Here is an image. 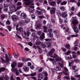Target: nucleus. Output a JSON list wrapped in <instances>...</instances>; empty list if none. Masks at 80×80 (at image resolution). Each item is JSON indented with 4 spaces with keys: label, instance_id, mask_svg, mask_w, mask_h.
I'll list each match as a JSON object with an SVG mask.
<instances>
[{
    "label": "nucleus",
    "instance_id": "nucleus-1",
    "mask_svg": "<svg viewBox=\"0 0 80 80\" xmlns=\"http://www.w3.org/2000/svg\"><path fill=\"white\" fill-rule=\"evenodd\" d=\"M21 8H22V6H20L16 8L15 5H12L11 6V8L9 12V14H12L13 12H15L17 11V10H19Z\"/></svg>",
    "mask_w": 80,
    "mask_h": 80
},
{
    "label": "nucleus",
    "instance_id": "nucleus-2",
    "mask_svg": "<svg viewBox=\"0 0 80 80\" xmlns=\"http://www.w3.org/2000/svg\"><path fill=\"white\" fill-rule=\"evenodd\" d=\"M78 22L77 21V18L76 17H74L73 18V21H72V23L74 27H76L77 24H78Z\"/></svg>",
    "mask_w": 80,
    "mask_h": 80
},
{
    "label": "nucleus",
    "instance_id": "nucleus-3",
    "mask_svg": "<svg viewBox=\"0 0 80 80\" xmlns=\"http://www.w3.org/2000/svg\"><path fill=\"white\" fill-rule=\"evenodd\" d=\"M23 1L24 2H25V4L26 5H30V3H33V1H29V0H23Z\"/></svg>",
    "mask_w": 80,
    "mask_h": 80
},
{
    "label": "nucleus",
    "instance_id": "nucleus-4",
    "mask_svg": "<svg viewBox=\"0 0 80 80\" xmlns=\"http://www.w3.org/2000/svg\"><path fill=\"white\" fill-rule=\"evenodd\" d=\"M39 27H41V24L40 23V21H38L36 22V28L38 29Z\"/></svg>",
    "mask_w": 80,
    "mask_h": 80
},
{
    "label": "nucleus",
    "instance_id": "nucleus-5",
    "mask_svg": "<svg viewBox=\"0 0 80 80\" xmlns=\"http://www.w3.org/2000/svg\"><path fill=\"white\" fill-rule=\"evenodd\" d=\"M1 77H2L5 80H9V77L6 76L4 73H3L2 74Z\"/></svg>",
    "mask_w": 80,
    "mask_h": 80
},
{
    "label": "nucleus",
    "instance_id": "nucleus-6",
    "mask_svg": "<svg viewBox=\"0 0 80 80\" xmlns=\"http://www.w3.org/2000/svg\"><path fill=\"white\" fill-rule=\"evenodd\" d=\"M22 23H23V21H21L18 22V25H16V30H17V28L18 27H20L22 25Z\"/></svg>",
    "mask_w": 80,
    "mask_h": 80
},
{
    "label": "nucleus",
    "instance_id": "nucleus-7",
    "mask_svg": "<svg viewBox=\"0 0 80 80\" xmlns=\"http://www.w3.org/2000/svg\"><path fill=\"white\" fill-rule=\"evenodd\" d=\"M61 16L63 18H66L68 16V14L66 12H64L61 13Z\"/></svg>",
    "mask_w": 80,
    "mask_h": 80
},
{
    "label": "nucleus",
    "instance_id": "nucleus-8",
    "mask_svg": "<svg viewBox=\"0 0 80 80\" xmlns=\"http://www.w3.org/2000/svg\"><path fill=\"white\" fill-rule=\"evenodd\" d=\"M12 20L14 21V22H16L18 19V17L15 15H13L12 16Z\"/></svg>",
    "mask_w": 80,
    "mask_h": 80
},
{
    "label": "nucleus",
    "instance_id": "nucleus-9",
    "mask_svg": "<svg viewBox=\"0 0 80 80\" xmlns=\"http://www.w3.org/2000/svg\"><path fill=\"white\" fill-rule=\"evenodd\" d=\"M27 17V15L25 13H22L21 14V18L22 19H25Z\"/></svg>",
    "mask_w": 80,
    "mask_h": 80
},
{
    "label": "nucleus",
    "instance_id": "nucleus-10",
    "mask_svg": "<svg viewBox=\"0 0 80 80\" xmlns=\"http://www.w3.org/2000/svg\"><path fill=\"white\" fill-rule=\"evenodd\" d=\"M56 9L55 8H52L50 10V13L51 14H55Z\"/></svg>",
    "mask_w": 80,
    "mask_h": 80
},
{
    "label": "nucleus",
    "instance_id": "nucleus-11",
    "mask_svg": "<svg viewBox=\"0 0 80 80\" xmlns=\"http://www.w3.org/2000/svg\"><path fill=\"white\" fill-rule=\"evenodd\" d=\"M5 62H6V63H8V62H9V59L8 58V56L7 55V54H5Z\"/></svg>",
    "mask_w": 80,
    "mask_h": 80
},
{
    "label": "nucleus",
    "instance_id": "nucleus-12",
    "mask_svg": "<svg viewBox=\"0 0 80 80\" xmlns=\"http://www.w3.org/2000/svg\"><path fill=\"white\" fill-rule=\"evenodd\" d=\"M45 37V33H44L42 32V34L41 36L40 37V40H43V38Z\"/></svg>",
    "mask_w": 80,
    "mask_h": 80
},
{
    "label": "nucleus",
    "instance_id": "nucleus-13",
    "mask_svg": "<svg viewBox=\"0 0 80 80\" xmlns=\"http://www.w3.org/2000/svg\"><path fill=\"white\" fill-rule=\"evenodd\" d=\"M32 37H34V38H38V36L37 35V34L33 32L32 33Z\"/></svg>",
    "mask_w": 80,
    "mask_h": 80
},
{
    "label": "nucleus",
    "instance_id": "nucleus-14",
    "mask_svg": "<svg viewBox=\"0 0 80 80\" xmlns=\"http://www.w3.org/2000/svg\"><path fill=\"white\" fill-rule=\"evenodd\" d=\"M72 28L75 32H76V33H78V28H77L76 27H74L73 28L72 27Z\"/></svg>",
    "mask_w": 80,
    "mask_h": 80
},
{
    "label": "nucleus",
    "instance_id": "nucleus-15",
    "mask_svg": "<svg viewBox=\"0 0 80 80\" xmlns=\"http://www.w3.org/2000/svg\"><path fill=\"white\" fill-rule=\"evenodd\" d=\"M17 65V62H14L11 64V67L12 68H15V66Z\"/></svg>",
    "mask_w": 80,
    "mask_h": 80
},
{
    "label": "nucleus",
    "instance_id": "nucleus-16",
    "mask_svg": "<svg viewBox=\"0 0 80 80\" xmlns=\"http://www.w3.org/2000/svg\"><path fill=\"white\" fill-rule=\"evenodd\" d=\"M24 34L25 35H27L28 36H28H29V35L31 34V33L29 32H26L24 31Z\"/></svg>",
    "mask_w": 80,
    "mask_h": 80
},
{
    "label": "nucleus",
    "instance_id": "nucleus-17",
    "mask_svg": "<svg viewBox=\"0 0 80 80\" xmlns=\"http://www.w3.org/2000/svg\"><path fill=\"white\" fill-rule=\"evenodd\" d=\"M66 48L70 50V45L69 44H67L65 45Z\"/></svg>",
    "mask_w": 80,
    "mask_h": 80
},
{
    "label": "nucleus",
    "instance_id": "nucleus-18",
    "mask_svg": "<svg viewBox=\"0 0 80 80\" xmlns=\"http://www.w3.org/2000/svg\"><path fill=\"white\" fill-rule=\"evenodd\" d=\"M50 5L52 6H55L56 5V3L54 1L52 2L49 3Z\"/></svg>",
    "mask_w": 80,
    "mask_h": 80
},
{
    "label": "nucleus",
    "instance_id": "nucleus-19",
    "mask_svg": "<svg viewBox=\"0 0 80 80\" xmlns=\"http://www.w3.org/2000/svg\"><path fill=\"white\" fill-rule=\"evenodd\" d=\"M14 57L15 58H18L19 57V54H16V53L14 52L13 54Z\"/></svg>",
    "mask_w": 80,
    "mask_h": 80
},
{
    "label": "nucleus",
    "instance_id": "nucleus-20",
    "mask_svg": "<svg viewBox=\"0 0 80 80\" xmlns=\"http://www.w3.org/2000/svg\"><path fill=\"white\" fill-rule=\"evenodd\" d=\"M23 69L25 72H28L29 70V68H28V67L25 66L23 67Z\"/></svg>",
    "mask_w": 80,
    "mask_h": 80
},
{
    "label": "nucleus",
    "instance_id": "nucleus-21",
    "mask_svg": "<svg viewBox=\"0 0 80 80\" xmlns=\"http://www.w3.org/2000/svg\"><path fill=\"white\" fill-rule=\"evenodd\" d=\"M72 69H73L75 70V72H76L78 71V68L76 67V66H72Z\"/></svg>",
    "mask_w": 80,
    "mask_h": 80
},
{
    "label": "nucleus",
    "instance_id": "nucleus-22",
    "mask_svg": "<svg viewBox=\"0 0 80 80\" xmlns=\"http://www.w3.org/2000/svg\"><path fill=\"white\" fill-rule=\"evenodd\" d=\"M51 57L52 58H57V57H58V55H57V54L54 53V55L51 56Z\"/></svg>",
    "mask_w": 80,
    "mask_h": 80
},
{
    "label": "nucleus",
    "instance_id": "nucleus-23",
    "mask_svg": "<svg viewBox=\"0 0 80 80\" xmlns=\"http://www.w3.org/2000/svg\"><path fill=\"white\" fill-rule=\"evenodd\" d=\"M5 70V67H2L0 68V73L2 72H4V71Z\"/></svg>",
    "mask_w": 80,
    "mask_h": 80
},
{
    "label": "nucleus",
    "instance_id": "nucleus-24",
    "mask_svg": "<svg viewBox=\"0 0 80 80\" xmlns=\"http://www.w3.org/2000/svg\"><path fill=\"white\" fill-rule=\"evenodd\" d=\"M18 30L20 32H22L23 31V28L22 27H20L18 28Z\"/></svg>",
    "mask_w": 80,
    "mask_h": 80
},
{
    "label": "nucleus",
    "instance_id": "nucleus-25",
    "mask_svg": "<svg viewBox=\"0 0 80 80\" xmlns=\"http://www.w3.org/2000/svg\"><path fill=\"white\" fill-rule=\"evenodd\" d=\"M37 48L38 49V51L40 53H42V49H41L40 47L39 46H37Z\"/></svg>",
    "mask_w": 80,
    "mask_h": 80
},
{
    "label": "nucleus",
    "instance_id": "nucleus-26",
    "mask_svg": "<svg viewBox=\"0 0 80 80\" xmlns=\"http://www.w3.org/2000/svg\"><path fill=\"white\" fill-rule=\"evenodd\" d=\"M30 19L28 18H27L25 19V22L26 23H29V22H30Z\"/></svg>",
    "mask_w": 80,
    "mask_h": 80
},
{
    "label": "nucleus",
    "instance_id": "nucleus-27",
    "mask_svg": "<svg viewBox=\"0 0 80 80\" xmlns=\"http://www.w3.org/2000/svg\"><path fill=\"white\" fill-rule=\"evenodd\" d=\"M70 53H71V51L68 50L66 52H65L64 54L65 55H68Z\"/></svg>",
    "mask_w": 80,
    "mask_h": 80
},
{
    "label": "nucleus",
    "instance_id": "nucleus-28",
    "mask_svg": "<svg viewBox=\"0 0 80 80\" xmlns=\"http://www.w3.org/2000/svg\"><path fill=\"white\" fill-rule=\"evenodd\" d=\"M56 12L58 16H60L61 15V13L60 12V11L57 10Z\"/></svg>",
    "mask_w": 80,
    "mask_h": 80
},
{
    "label": "nucleus",
    "instance_id": "nucleus-29",
    "mask_svg": "<svg viewBox=\"0 0 80 80\" xmlns=\"http://www.w3.org/2000/svg\"><path fill=\"white\" fill-rule=\"evenodd\" d=\"M1 19H2V20H3L5 18V17H6V16L5 14H2L1 15Z\"/></svg>",
    "mask_w": 80,
    "mask_h": 80
},
{
    "label": "nucleus",
    "instance_id": "nucleus-30",
    "mask_svg": "<svg viewBox=\"0 0 80 80\" xmlns=\"http://www.w3.org/2000/svg\"><path fill=\"white\" fill-rule=\"evenodd\" d=\"M63 28L64 30H65L66 32H68L69 30V28H65V27H64Z\"/></svg>",
    "mask_w": 80,
    "mask_h": 80
},
{
    "label": "nucleus",
    "instance_id": "nucleus-31",
    "mask_svg": "<svg viewBox=\"0 0 80 80\" xmlns=\"http://www.w3.org/2000/svg\"><path fill=\"white\" fill-rule=\"evenodd\" d=\"M35 43L36 45H40V44H42V42L40 41H38L36 42Z\"/></svg>",
    "mask_w": 80,
    "mask_h": 80
},
{
    "label": "nucleus",
    "instance_id": "nucleus-32",
    "mask_svg": "<svg viewBox=\"0 0 80 80\" xmlns=\"http://www.w3.org/2000/svg\"><path fill=\"white\" fill-rule=\"evenodd\" d=\"M55 60L57 62H59V61H61L62 60V58H57Z\"/></svg>",
    "mask_w": 80,
    "mask_h": 80
},
{
    "label": "nucleus",
    "instance_id": "nucleus-33",
    "mask_svg": "<svg viewBox=\"0 0 80 80\" xmlns=\"http://www.w3.org/2000/svg\"><path fill=\"white\" fill-rule=\"evenodd\" d=\"M48 36L49 37H53V33H52L49 32L48 34Z\"/></svg>",
    "mask_w": 80,
    "mask_h": 80
},
{
    "label": "nucleus",
    "instance_id": "nucleus-34",
    "mask_svg": "<svg viewBox=\"0 0 80 80\" xmlns=\"http://www.w3.org/2000/svg\"><path fill=\"white\" fill-rule=\"evenodd\" d=\"M67 2L66 1H63V2H61V5H66Z\"/></svg>",
    "mask_w": 80,
    "mask_h": 80
},
{
    "label": "nucleus",
    "instance_id": "nucleus-35",
    "mask_svg": "<svg viewBox=\"0 0 80 80\" xmlns=\"http://www.w3.org/2000/svg\"><path fill=\"white\" fill-rule=\"evenodd\" d=\"M39 76V78L40 79H42V78H43V77L42 76V75L41 74H39L38 75Z\"/></svg>",
    "mask_w": 80,
    "mask_h": 80
},
{
    "label": "nucleus",
    "instance_id": "nucleus-36",
    "mask_svg": "<svg viewBox=\"0 0 80 80\" xmlns=\"http://www.w3.org/2000/svg\"><path fill=\"white\" fill-rule=\"evenodd\" d=\"M35 75H36V72L29 74V76H35Z\"/></svg>",
    "mask_w": 80,
    "mask_h": 80
},
{
    "label": "nucleus",
    "instance_id": "nucleus-37",
    "mask_svg": "<svg viewBox=\"0 0 80 80\" xmlns=\"http://www.w3.org/2000/svg\"><path fill=\"white\" fill-rule=\"evenodd\" d=\"M47 47H49L51 46V43L50 42L47 43Z\"/></svg>",
    "mask_w": 80,
    "mask_h": 80
},
{
    "label": "nucleus",
    "instance_id": "nucleus-38",
    "mask_svg": "<svg viewBox=\"0 0 80 80\" xmlns=\"http://www.w3.org/2000/svg\"><path fill=\"white\" fill-rule=\"evenodd\" d=\"M58 64L59 65V66H60V67H62V68H63V64L61 63L60 62H59L58 63Z\"/></svg>",
    "mask_w": 80,
    "mask_h": 80
},
{
    "label": "nucleus",
    "instance_id": "nucleus-39",
    "mask_svg": "<svg viewBox=\"0 0 80 80\" xmlns=\"http://www.w3.org/2000/svg\"><path fill=\"white\" fill-rule=\"evenodd\" d=\"M36 12L38 13V15H41L42 14V12L39 11L38 10H36Z\"/></svg>",
    "mask_w": 80,
    "mask_h": 80
},
{
    "label": "nucleus",
    "instance_id": "nucleus-40",
    "mask_svg": "<svg viewBox=\"0 0 80 80\" xmlns=\"http://www.w3.org/2000/svg\"><path fill=\"white\" fill-rule=\"evenodd\" d=\"M60 9L62 11H64V10H65V7H64V6L61 7L60 8Z\"/></svg>",
    "mask_w": 80,
    "mask_h": 80
},
{
    "label": "nucleus",
    "instance_id": "nucleus-41",
    "mask_svg": "<svg viewBox=\"0 0 80 80\" xmlns=\"http://www.w3.org/2000/svg\"><path fill=\"white\" fill-rule=\"evenodd\" d=\"M29 60H31L30 58H27L26 59H24L23 61L24 62H27V61H29Z\"/></svg>",
    "mask_w": 80,
    "mask_h": 80
},
{
    "label": "nucleus",
    "instance_id": "nucleus-42",
    "mask_svg": "<svg viewBox=\"0 0 80 80\" xmlns=\"http://www.w3.org/2000/svg\"><path fill=\"white\" fill-rule=\"evenodd\" d=\"M23 65V64L22 63H19L18 64V67H22V66Z\"/></svg>",
    "mask_w": 80,
    "mask_h": 80
},
{
    "label": "nucleus",
    "instance_id": "nucleus-43",
    "mask_svg": "<svg viewBox=\"0 0 80 80\" xmlns=\"http://www.w3.org/2000/svg\"><path fill=\"white\" fill-rule=\"evenodd\" d=\"M42 32L41 31H39L37 33V34L38 35H40L42 34Z\"/></svg>",
    "mask_w": 80,
    "mask_h": 80
},
{
    "label": "nucleus",
    "instance_id": "nucleus-44",
    "mask_svg": "<svg viewBox=\"0 0 80 80\" xmlns=\"http://www.w3.org/2000/svg\"><path fill=\"white\" fill-rule=\"evenodd\" d=\"M78 37V34L76 35H71V37Z\"/></svg>",
    "mask_w": 80,
    "mask_h": 80
},
{
    "label": "nucleus",
    "instance_id": "nucleus-45",
    "mask_svg": "<svg viewBox=\"0 0 80 80\" xmlns=\"http://www.w3.org/2000/svg\"><path fill=\"white\" fill-rule=\"evenodd\" d=\"M2 8H3V6L2 5L0 4V13H1V10H2Z\"/></svg>",
    "mask_w": 80,
    "mask_h": 80
},
{
    "label": "nucleus",
    "instance_id": "nucleus-46",
    "mask_svg": "<svg viewBox=\"0 0 80 80\" xmlns=\"http://www.w3.org/2000/svg\"><path fill=\"white\" fill-rule=\"evenodd\" d=\"M67 58L69 60H70V59H72V55H70Z\"/></svg>",
    "mask_w": 80,
    "mask_h": 80
},
{
    "label": "nucleus",
    "instance_id": "nucleus-47",
    "mask_svg": "<svg viewBox=\"0 0 80 80\" xmlns=\"http://www.w3.org/2000/svg\"><path fill=\"white\" fill-rule=\"evenodd\" d=\"M52 52H48V55H49V56H52Z\"/></svg>",
    "mask_w": 80,
    "mask_h": 80
},
{
    "label": "nucleus",
    "instance_id": "nucleus-48",
    "mask_svg": "<svg viewBox=\"0 0 80 80\" xmlns=\"http://www.w3.org/2000/svg\"><path fill=\"white\" fill-rule=\"evenodd\" d=\"M31 17L32 19H35V16L33 14L32 15Z\"/></svg>",
    "mask_w": 80,
    "mask_h": 80
},
{
    "label": "nucleus",
    "instance_id": "nucleus-49",
    "mask_svg": "<svg viewBox=\"0 0 80 80\" xmlns=\"http://www.w3.org/2000/svg\"><path fill=\"white\" fill-rule=\"evenodd\" d=\"M28 30L29 31L31 30L32 32H35V30H34L33 29H31L30 28H28Z\"/></svg>",
    "mask_w": 80,
    "mask_h": 80
},
{
    "label": "nucleus",
    "instance_id": "nucleus-50",
    "mask_svg": "<svg viewBox=\"0 0 80 80\" xmlns=\"http://www.w3.org/2000/svg\"><path fill=\"white\" fill-rule=\"evenodd\" d=\"M8 28L9 30V31H10L11 30H12V27L10 26H8Z\"/></svg>",
    "mask_w": 80,
    "mask_h": 80
},
{
    "label": "nucleus",
    "instance_id": "nucleus-51",
    "mask_svg": "<svg viewBox=\"0 0 80 80\" xmlns=\"http://www.w3.org/2000/svg\"><path fill=\"white\" fill-rule=\"evenodd\" d=\"M61 49L63 52H66V51H67V49L65 48H61Z\"/></svg>",
    "mask_w": 80,
    "mask_h": 80
},
{
    "label": "nucleus",
    "instance_id": "nucleus-52",
    "mask_svg": "<svg viewBox=\"0 0 80 80\" xmlns=\"http://www.w3.org/2000/svg\"><path fill=\"white\" fill-rule=\"evenodd\" d=\"M7 25H10V22L8 21L6 22Z\"/></svg>",
    "mask_w": 80,
    "mask_h": 80
},
{
    "label": "nucleus",
    "instance_id": "nucleus-53",
    "mask_svg": "<svg viewBox=\"0 0 80 80\" xmlns=\"http://www.w3.org/2000/svg\"><path fill=\"white\" fill-rule=\"evenodd\" d=\"M46 46V45H45V44H43L42 45V47L43 48H45V47Z\"/></svg>",
    "mask_w": 80,
    "mask_h": 80
},
{
    "label": "nucleus",
    "instance_id": "nucleus-54",
    "mask_svg": "<svg viewBox=\"0 0 80 80\" xmlns=\"http://www.w3.org/2000/svg\"><path fill=\"white\" fill-rule=\"evenodd\" d=\"M40 19H42V18H44V16H39L38 17Z\"/></svg>",
    "mask_w": 80,
    "mask_h": 80
},
{
    "label": "nucleus",
    "instance_id": "nucleus-55",
    "mask_svg": "<svg viewBox=\"0 0 80 80\" xmlns=\"http://www.w3.org/2000/svg\"><path fill=\"white\" fill-rule=\"evenodd\" d=\"M71 10L72 11H74V10H75V7H72L71 8Z\"/></svg>",
    "mask_w": 80,
    "mask_h": 80
},
{
    "label": "nucleus",
    "instance_id": "nucleus-56",
    "mask_svg": "<svg viewBox=\"0 0 80 80\" xmlns=\"http://www.w3.org/2000/svg\"><path fill=\"white\" fill-rule=\"evenodd\" d=\"M4 9L5 10V11H7L8 10V7H5L4 8Z\"/></svg>",
    "mask_w": 80,
    "mask_h": 80
},
{
    "label": "nucleus",
    "instance_id": "nucleus-57",
    "mask_svg": "<svg viewBox=\"0 0 80 80\" xmlns=\"http://www.w3.org/2000/svg\"><path fill=\"white\" fill-rule=\"evenodd\" d=\"M78 42H77L76 40H75V42H74V45H77L78 44Z\"/></svg>",
    "mask_w": 80,
    "mask_h": 80
},
{
    "label": "nucleus",
    "instance_id": "nucleus-58",
    "mask_svg": "<svg viewBox=\"0 0 80 80\" xmlns=\"http://www.w3.org/2000/svg\"><path fill=\"white\" fill-rule=\"evenodd\" d=\"M51 52L52 53H54V52H55V49L54 48H52L51 50Z\"/></svg>",
    "mask_w": 80,
    "mask_h": 80
},
{
    "label": "nucleus",
    "instance_id": "nucleus-59",
    "mask_svg": "<svg viewBox=\"0 0 80 80\" xmlns=\"http://www.w3.org/2000/svg\"><path fill=\"white\" fill-rule=\"evenodd\" d=\"M57 1L58 4H59L60 3H61V2H62L61 1V0H58Z\"/></svg>",
    "mask_w": 80,
    "mask_h": 80
},
{
    "label": "nucleus",
    "instance_id": "nucleus-60",
    "mask_svg": "<svg viewBox=\"0 0 80 80\" xmlns=\"http://www.w3.org/2000/svg\"><path fill=\"white\" fill-rule=\"evenodd\" d=\"M42 70H43V68H40L39 69L38 72H41L42 71Z\"/></svg>",
    "mask_w": 80,
    "mask_h": 80
},
{
    "label": "nucleus",
    "instance_id": "nucleus-61",
    "mask_svg": "<svg viewBox=\"0 0 80 80\" xmlns=\"http://www.w3.org/2000/svg\"><path fill=\"white\" fill-rule=\"evenodd\" d=\"M51 22L52 23H55V20L53 18H52L51 19Z\"/></svg>",
    "mask_w": 80,
    "mask_h": 80
},
{
    "label": "nucleus",
    "instance_id": "nucleus-62",
    "mask_svg": "<svg viewBox=\"0 0 80 80\" xmlns=\"http://www.w3.org/2000/svg\"><path fill=\"white\" fill-rule=\"evenodd\" d=\"M28 45H30V46H31V47H32V46L33 45V44H32V42H29L28 43Z\"/></svg>",
    "mask_w": 80,
    "mask_h": 80
},
{
    "label": "nucleus",
    "instance_id": "nucleus-63",
    "mask_svg": "<svg viewBox=\"0 0 80 80\" xmlns=\"http://www.w3.org/2000/svg\"><path fill=\"white\" fill-rule=\"evenodd\" d=\"M69 14L70 15V17L71 16V15H72L73 14V12H69Z\"/></svg>",
    "mask_w": 80,
    "mask_h": 80
},
{
    "label": "nucleus",
    "instance_id": "nucleus-64",
    "mask_svg": "<svg viewBox=\"0 0 80 80\" xmlns=\"http://www.w3.org/2000/svg\"><path fill=\"white\" fill-rule=\"evenodd\" d=\"M43 29H44V30H47V27H46L45 26H43Z\"/></svg>",
    "mask_w": 80,
    "mask_h": 80
}]
</instances>
